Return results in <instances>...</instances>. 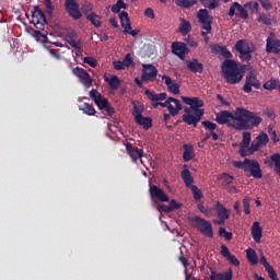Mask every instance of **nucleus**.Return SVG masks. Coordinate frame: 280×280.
Wrapping results in <instances>:
<instances>
[{
  "label": "nucleus",
  "instance_id": "1",
  "mask_svg": "<svg viewBox=\"0 0 280 280\" xmlns=\"http://www.w3.org/2000/svg\"><path fill=\"white\" fill-rule=\"evenodd\" d=\"M182 101L184 104L188 105L190 108H192L194 115H183L182 119L184 124H187L188 126L197 127L198 124L202 120V117L205 116V102L200 100V97H189V96H182Z\"/></svg>",
  "mask_w": 280,
  "mask_h": 280
},
{
  "label": "nucleus",
  "instance_id": "2",
  "mask_svg": "<svg viewBox=\"0 0 280 280\" xmlns=\"http://www.w3.org/2000/svg\"><path fill=\"white\" fill-rule=\"evenodd\" d=\"M236 116L237 131L252 130L253 128L258 127L262 121L260 116L244 107H236Z\"/></svg>",
  "mask_w": 280,
  "mask_h": 280
},
{
  "label": "nucleus",
  "instance_id": "3",
  "mask_svg": "<svg viewBox=\"0 0 280 280\" xmlns=\"http://www.w3.org/2000/svg\"><path fill=\"white\" fill-rule=\"evenodd\" d=\"M222 72L225 82L230 85H235L242 82L243 74L234 60L226 59L222 65Z\"/></svg>",
  "mask_w": 280,
  "mask_h": 280
},
{
  "label": "nucleus",
  "instance_id": "4",
  "mask_svg": "<svg viewBox=\"0 0 280 280\" xmlns=\"http://www.w3.org/2000/svg\"><path fill=\"white\" fill-rule=\"evenodd\" d=\"M235 50L240 54V60L249 62L252 60V54L256 51V45L246 39H242L236 42Z\"/></svg>",
  "mask_w": 280,
  "mask_h": 280
},
{
  "label": "nucleus",
  "instance_id": "5",
  "mask_svg": "<svg viewBox=\"0 0 280 280\" xmlns=\"http://www.w3.org/2000/svg\"><path fill=\"white\" fill-rule=\"evenodd\" d=\"M215 121L219 125H226L229 128L237 130V108L231 113L230 110H222L215 115Z\"/></svg>",
  "mask_w": 280,
  "mask_h": 280
},
{
  "label": "nucleus",
  "instance_id": "6",
  "mask_svg": "<svg viewBox=\"0 0 280 280\" xmlns=\"http://www.w3.org/2000/svg\"><path fill=\"white\" fill-rule=\"evenodd\" d=\"M190 222L195 223V229L198 230L201 234L206 235V237L212 238L213 237V230L212 225L206 219L200 218L199 215H195L189 219Z\"/></svg>",
  "mask_w": 280,
  "mask_h": 280
},
{
  "label": "nucleus",
  "instance_id": "7",
  "mask_svg": "<svg viewBox=\"0 0 280 280\" xmlns=\"http://www.w3.org/2000/svg\"><path fill=\"white\" fill-rule=\"evenodd\" d=\"M252 88L255 90L261 89V83L258 80L257 72L255 70L249 71L247 75H245V83L243 85V92L249 94L252 92Z\"/></svg>",
  "mask_w": 280,
  "mask_h": 280
},
{
  "label": "nucleus",
  "instance_id": "8",
  "mask_svg": "<svg viewBox=\"0 0 280 280\" xmlns=\"http://www.w3.org/2000/svg\"><path fill=\"white\" fill-rule=\"evenodd\" d=\"M72 73L80 80L82 86L85 89H90L92 86L93 79H91V75L85 69L75 67L72 69Z\"/></svg>",
  "mask_w": 280,
  "mask_h": 280
},
{
  "label": "nucleus",
  "instance_id": "9",
  "mask_svg": "<svg viewBox=\"0 0 280 280\" xmlns=\"http://www.w3.org/2000/svg\"><path fill=\"white\" fill-rule=\"evenodd\" d=\"M197 18L199 20V23L202 26V30H206L208 32L212 31V21L213 18L209 14V11L207 9H199L197 13Z\"/></svg>",
  "mask_w": 280,
  "mask_h": 280
},
{
  "label": "nucleus",
  "instance_id": "10",
  "mask_svg": "<svg viewBox=\"0 0 280 280\" xmlns=\"http://www.w3.org/2000/svg\"><path fill=\"white\" fill-rule=\"evenodd\" d=\"M32 23H34V25L38 30H42L47 23L45 13L38 5L34 7V11L32 12Z\"/></svg>",
  "mask_w": 280,
  "mask_h": 280
},
{
  "label": "nucleus",
  "instance_id": "11",
  "mask_svg": "<svg viewBox=\"0 0 280 280\" xmlns=\"http://www.w3.org/2000/svg\"><path fill=\"white\" fill-rule=\"evenodd\" d=\"M172 52L173 55L177 56L180 60H185L187 55H189L190 49L188 48L187 44L184 42H173L172 43Z\"/></svg>",
  "mask_w": 280,
  "mask_h": 280
},
{
  "label": "nucleus",
  "instance_id": "12",
  "mask_svg": "<svg viewBox=\"0 0 280 280\" xmlns=\"http://www.w3.org/2000/svg\"><path fill=\"white\" fill-rule=\"evenodd\" d=\"M234 15L241 18L242 20H247L248 19V11L246 10L245 5H243L238 2H234L230 5L229 16L233 18Z\"/></svg>",
  "mask_w": 280,
  "mask_h": 280
},
{
  "label": "nucleus",
  "instance_id": "13",
  "mask_svg": "<svg viewBox=\"0 0 280 280\" xmlns=\"http://www.w3.org/2000/svg\"><path fill=\"white\" fill-rule=\"evenodd\" d=\"M65 8L69 14L70 18L73 20H80L82 19V13L80 11V4L75 2V0H66Z\"/></svg>",
  "mask_w": 280,
  "mask_h": 280
},
{
  "label": "nucleus",
  "instance_id": "14",
  "mask_svg": "<svg viewBox=\"0 0 280 280\" xmlns=\"http://www.w3.org/2000/svg\"><path fill=\"white\" fill-rule=\"evenodd\" d=\"M244 172H249V175H247L248 177L252 176L255 179L262 178V171L260 164L256 160H249V163H247Z\"/></svg>",
  "mask_w": 280,
  "mask_h": 280
},
{
  "label": "nucleus",
  "instance_id": "15",
  "mask_svg": "<svg viewBox=\"0 0 280 280\" xmlns=\"http://www.w3.org/2000/svg\"><path fill=\"white\" fill-rule=\"evenodd\" d=\"M125 149L127 150V153L133 163H137L140 160L141 164H143L142 158L144 156V151L142 149H138L130 142H127V144H125Z\"/></svg>",
  "mask_w": 280,
  "mask_h": 280
},
{
  "label": "nucleus",
  "instance_id": "16",
  "mask_svg": "<svg viewBox=\"0 0 280 280\" xmlns=\"http://www.w3.org/2000/svg\"><path fill=\"white\" fill-rule=\"evenodd\" d=\"M158 69L152 65H143L142 66V82H153L156 79Z\"/></svg>",
  "mask_w": 280,
  "mask_h": 280
},
{
  "label": "nucleus",
  "instance_id": "17",
  "mask_svg": "<svg viewBox=\"0 0 280 280\" xmlns=\"http://www.w3.org/2000/svg\"><path fill=\"white\" fill-rule=\"evenodd\" d=\"M280 40L276 38V34L273 32L269 33V36L266 40V52L271 54L275 52L276 55L280 51Z\"/></svg>",
  "mask_w": 280,
  "mask_h": 280
},
{
  "label": "nucleus",
  "instance_id": "18",
  "mask_svg": "<svg viewBox=\"0 0 280 280\" xmlns=\"http://www.w3.org/2000/svg\"><path fill=\"white\" fill-rule=\"evenodd\" d=\"M90 97L93 100L98 110H104L110 104L109 101L102 96L97 90L90 91Z\"/></svg>",
  "mask_w": 280,
  "mask_h": 280
},
{
  "label": "nucleus",
  "instance_id": "19",
  "mask_svg": "<svg viewBox=\"0 0 280 280\" xmlns=\"http://www.w3.org/2000/svg\"><path fill=\"white\" fill-rule=\"evenodd\" d=\"M149 194H150V197H151V198L158 199V200H160L161 202H168V201H170V198H168V196L165 194V191H164L162 188H159V187L155 186V185H150Z\"/></svg>",
  "mask_w": 280,
  "mask_h": 280
},
{
  "label": "nucleus",
  "instance_id": "20",
  "mask_svg": "<svg viewBox=\"0 0 280 280\" xmlns=\"http://www.w3.org/2000/svg\"><path fill=\"white\" fill-rule=\"evenodd\" d=\"M215 210H217V217H218V220L215 223L219 225H223L225 220L230 219V211L226 210L220 201L215 202Z\"/></svg>",
  "mask_w": 280,
  "mask_h": 280
},
{
  "label": "nucleus",
  "instance_id": "21",
  "mask_svg": "<svg viewBox=\"0 0 280 280\" xmlns=\"http://www.w3.org/2000/svg\"><path fill=\"white\" fill-rule=\"evenodd\" d=\"M210 49L213 52L221 54V56L224 59H232L233 58L232 52L226 48V46H222L220 44H213V45L210 46Z\"/></svg>",
  "mask_w": 280,
  "mask_h": 280
},
{
  "label": "nucleus",
  "instance_id": "22",
  "mask_svg": "<svg viewBox=\"0 0 280 280\" xmlns=\"http://www.w3.org/2000/svg\"><path fill=\"white\" fill-rule=\"evenodd\" d=\"M144 95L151 102H161V101H165L167 98V93L166 92L155 93L154 91H151V90H144Z\"/></svg>",
  "mask_w": 280,
  "mask_h": 280
},
{
  "label": "nucleus",
  "instance_id": "23",
  "mask_svg": "<svg viewBox=\"0 0 280 280\" xmlns=\"http://www.w3.org/2000/svg\"><path fill=\"white\" fill-rule=\"evenodd\" d=\"M162 80H164V84L168 88V91L174 95H178L180 93V86L174 82L170 77L163 75Z\"/></svg>",
  "mask_w": 280,
  "mask_h": 280
},
{
  "label": "nucleus",
  "instance_id": "24",
  "mask_svg": "<svg viewBox=\"0 0 280 280\" xmlns=\"http://www.w3.org/2000/svg\"><path fill=\"white\" fill-rule=\"evenodd\" d=\"M252 237L255 241L256 244L261 243L262 237V229L260 226L259 222H254L252 225Z\"/></svg>",
  "mask_w": 280,
  "mask_h": 280
},
{
  "label": "nucleus",
  "instance_id": "25",
  "mask_svg": "<svg viewBox=\"0 0 280 280\" xmlns=\"http://www.w3.org/2000/svg\"><path fill=\"white\" fill-rule=\"evenodd\" d=\"M187 68L192 73H203V65L194 58L192 60L186 61Z\"/></svg>",
  "mask_w": 280,
  "mask_h": 280
},
{
  "label": "nucleus",
  "instance_id": "26",
  "mask_svg": "<svg viewBox=\"0 0 280 280\" xmlns=\"http://www.w3.org/2000/svg\"><path fill=\"white\" fill-rule=\"evenodd\" d=\"M266 162L270 168L275 167V172L280 176V153H273Z\"/></svg>",
  "mask_w": 280,
  "mask_h": 280
},
{
  "label": "nucleus",
  "instance_id": "27",
  "mask_svg": "<svg viewBox=\"0 0 280 280\" xmlns=\"http://www.w3.org/2000/svg\"><path fill=\"white\" fill-rule=\"evenodd\" d=\"M170 103H174V105H175V107H174V105L168 106L170 114L173 117H176L179 114V110L183 109L182 103L179 100L172 97V96H170Z\"/></svg>",
  "mask_w": 280,
  "mask_h": 280
},
{
  "label": "nucleus",
  "instance_id": "28",
  "mask_svg": "<svg viewBox=\"0 0 280 280\" xmlns=\"http://www.w3.org/2000/svg\"><path fill=\"white\" fill-rule=\"evenodd\" d=\"M183 148H184V153H183L184 161L185 162L191 161L195 158L194 145L190 143H185Z\"/></svg>",
  "mask_w": 280,
  "mask_h": 280
},
{
  "label": "nucleus",
  "instance_id": "29",
  "mask_svg": "<svg viewBox=\"0 0 280 280\" xmlns=\"http://www.w3.org/2000/svg\"><path fill=\"white\" fill-rule=\"evenodd\" d=\"M182 178L186 187L194 186V177L191 176L190 171L187 168V164L184 165V170L182 172Z\"/></svg>",
  "mask_w": 280,
  "mask_h": 280
},
{
  "label": "nucleus",
  "instance_id": "30",
  "mask_svg": "<svg viewBox=\"0 0 280 280\" xmlns=\"http://www.w3.org/2000/svg\"><path fill=\"white\" fill-rule=\"evenodd\" d=\"M135 121L136 124L142 126L144 130H149L152 128L151 117L139 116L138 118L135 119Z\"/></svg>",
  "mask_w": 280,
  "mask_h": 280
},
{
  "label": "nucleus",
  "instance_id": "31",
  "mask_svg": "<svg viewBox=\"0 0 280 280\" xmlns=\"http://www.w3.org/2000/svg\"><path fill=\"white\" fill-rule=\"evenodd\" d=\"M232 271L225 273H217L215 271H211L210 280H232Z\"/></svg>",
  "mask_w": 280,
  "mask_h": 280
},
{
  "label": "nucleus",
  "instance_id": "32",
  "mask_svg": "<svg viewBox=\"0 0 280 280\" xmlns=\"http://www.w3.org/2000/svg\"><path fill=\"white\" fill-rule=\"evenodd\" d=\"M67 43H68V45H69L70 47H72L73 49L77 50L75 55H77V56H80L78 52H81V50H82V42H81V40L75 42V40L73 39V37L69 36V37H67Z\"/></svg>",
  "mask_w": 280,
  "mask_h": 280
},
{
  "label": "nucleus",
  "instance_id": "33",
  "mask_svg": "<svg viewBox=\"0 0 280 280\" xmlns=\"http://www.w3.org/2000/svg\"><path fill=\"white\" fill-rule=\"evenodd\" d=\"M104 80H105V82L108 83L109 89L114 90V91L117 90L121 85V82L119 81V79L116 75H112L110 79L105 78Z\"/></svg>",
  "mask_w": 280,
  "mask_h": 280
},
{
  "label": "nucleus",
  "instance_id": "34",
  "mask_svg": "<svg viewBox=\"0 0 280 280\" xmlns=\"http://www.w3.org/2000/svg\"><path fill=\"white\" fill-rule=\"evenodd\" d=\"M89 22L92 23L95 27H101L102 26V18L98 16L96 13L92 12L85 18Z\"/></svg>",
  "mask_w": 280,
  "mask_h": 280
},
{
  "label": "nucleus",
  "instance_id": "35",
  "mask_svg": "<svg viewBox=\"0 0 280 280\" xmlns=\"http://www.w3.org/2000/svg\"><path fill=\"white\" fill-rule=\"evenodd\" d=\"M128 4L125 3L124 0H117L116 4H112L110 11L114 13H119L121 10H127Z\"/></svg>",
  "mask_w": 280,
  "mask_h": 280
},
{
  "label": "nucleus",
  "instance_id": "36",
  "mask_svg": "<svg viewBox=\"0 0 280 280\" xmlns=\"http://www.w3.org/2000/svg\"><path fill=\"white\" fill-rule=\"evenodd\" d=\"M246 254H247V259L252 266L258 265V256L255 249L248 248L246 250Z\"/></svg>",
  "mask_w": 280,
  "mask_h": 280
},
{
  "label": "nucleus",
  "instance_id": "37",
  "mask_svg": "<svg viewBox=\"0 0 280 280\" xmlns=\"http://www.w3.org/2000/svg\"><path fill=\"white\" fill-rule=\"evenodd\" d=\"M203 8L209 9L210 11L215 10L219 7L218 0H199Z\"/></svg>",
  "mask_w": 280,
  "mask_h": 280
},
{
  "label": "nucleus",
  "instance_id": "38",
  "mask_svg": "<svg viewBox=\"0 0 280 280\" xmlns=\"http://www.w3.org/2000/svg\"><path fill=\"white\" fill-rule=\"evenodd\" d=\"M191 31V24L187 20H182V24L179 26V32L183 36L188 35Z\"/></svg>",
  "mask_w": 280,
  "mask_h": 280
},
{
  "label": "nucleus",
  "instance_id": "39",
  "mask_svg": "<svg viewBox=\"0 0 280 280\" xmlns=\"http://www.w3.org/2000/svg\"><path fill=\"white\" fill-rule=\"evenodd\" d=\"M80 110H82L83 114H85L88 116H95V114H96V109L90 103H83Z\"/></svg>",
  "mask_w": 280,
  "mask_h": 280
},
{
  "label": "nucleus",
  "instance_id": "40",
  "mask_svg": "<svg viewBox=\"0 0 280 280\" xmlns=\"http://www.w3.org/2000/svg\"><path fill=\"white\" fill-rule=\"evenodd\" d=\"M175 3L177 7H180L184 9H190L197 3V1L196 0H176Z\"/></svg>",
  "mask_w": 280,
  "mask_h": 280
},
{
  "label": "nucleus",
  "instance_id": "41",
  "mask_svg": "<svg viewBox=\"0 0 280 280\" xmlns=\"http://www.w3.org/2000/svg\"><path fill=\"white\" fill-rule=\"evenodd\" d=\"M256 141L261 145L265 147L269 143V136L268 133L261 132L257 136Z\"/></svg>",
  "mask_w": 280,
  "mask_h": 280
},
{
  "label": "nucleus",
  "instance_id": "42",
  "mask_svg": "<svg viewBox=\"0 0 280 280\" xmlns=\"http://www.w3.org/2000/svg\"><path fill=\"white\" fill-rule=\"evenodd\" d=\"M218 234H219V236L224 237L225 241H228V242H230L233 238V233L228 232L225 230V228H223V226L219 228Z\"/></svg>",
  "mask_w": 280,
  "mask_h": 280
},
{
  "label": "nucleus",
  "instance_id": "43",
  "mask_svg": "<svg viewBox=\"0 0 280 280\" xmlns=\"http://www.w3.org/2000/svg\"><path fill=\"white\" fill-rule=\"evenodd\" d=\"M249 163V159H244V161H234L232 162V165H234L235 168L242 170L243 172H245L246 170V165H248Z\"/></svg>",
  "mask_w": 280,
  "mask_h": 280
},
{
  "label": "nucleus",
  "instance_id": "44",
  "mask_svg": "<svg viewBox=\"0 0 280 280\" xmlns=\"http://www.w3.org/2000/svg\"><path fill=\"white\" fill-rule=\"evenodd\" d=\"M202 127L206 128V131H215L218 130V125L210 121V120H205L201 122Z\"/></svg>",
  "mask_w": 280,
  "mask_h": 280
},
{
  "label": "nucleus",
  "instance_id": "45",
  "mask_svg": "<svg viewBox=\"0 0 280 280\" xmlns=\"http://www.w3.org/2000/svg\"><path fill=\"white\" fill-rule=\"evenodd\" d=\"M265 90L267 91H273L277 89V81L276 79H270L268 80L267 82L264 83V86H262Z\"/></svg>",
  "mask_w": 280,
  "mask_h": 280
},
{
  "label": "nucleus",
  "instance_id": "46",
  "mask_svg": "<svg viewBox=\"0 0 280 280\" xmlns=\"http://www.w3.org/2000/svg\"><path fill=\"white\" fill-rule=\"evenodd\" d=\"M250 198L249 197H245L243 198V211L245 214L249 215L250 214Z\"/></svg>",
  "mask_w": 280,
  "mask_h": 280
},
{
  "label": "nucleus",
  "instance_id": "47",
  "mask_svg": "<svg viewBox=\"0 0 280 280\" xmlns=\"http://www.w3.org/2000/svg\"><path fill=\"white\" fill-rule=\"evenodd\" d=\"M190 190H192L194 198L197 201L203 198L202 190H200V188H197V186H195V185L190 186Z\"/></svg>",
  "mask_w": 280,
  "mask_h": 280
},
{
  "label": "nucleus",
  "instance_id": "48",
  "mask_svg": "<svg viewBox=\"0 0 280 280\" xmlns=\"http://www.w3.org/2000/svg\"><path fill=\"white\" fill-rule=\"evenodd\" d=\"M250 140H252L250 132H243V139H242L241 145L243 148H249Z\"/></svg>",
  "mask_w": 280,
  "mask_h": 280
},
{
  "label": "nucleus",
  "instance_id": "49",
  "mask_svg": "<svg viewBox=\"0 0 280 280\" xmlns=\"http://www.w3.org/2000/svg\"><path fill=\"white\" fill-rule=\"evenodd\" d=\"M244 8H248L252 11V13H258L259 4L258 2L250 1L248 3H245Z\"/></svg>",
  "mask_w": 280,
  "mask_h": 280
},
{
  "label": "nucleus",
  "instance_id": "50",
  "mask_svg": "<svg viewBox=\"0 0 280 280\" xmlns=\"http://www.w3.org/2000/svg\"><path fill=\"white\" fill-rule=\"evenodd\" d=\"M221 179L224 180V185L229 186V185H232V183L234 182L235 177L231 176L230 174L228 173H223L221 176H220Z\"/></svg>",
  "mask_w": 280,
  "mask_h": 280
},
{
  "label": "nucleus",
  "instance_id": "51",
  "mask_svg": "<svg viewBox=\"0 0 280 280\" xmlns=\"http://www.w3.org/2000/svg\"><path fill=\"white\" fill-rule=\"evenodd\" d=\"M265 270L267 271L268 277L270 278V280H279L278 276H277V272H276V270L272 266H269V267L265 268Z\"/></svg>",
  "mask_w": 280,
  "mask_h": 280
},
{
  "label": "nucleus",
  "instance_id": "52",
  "mask_svg": "<svg viewBox=\"0 0 280 280\" xmlns=\"http://www.w3.org/2000/svg\"><path fill=\"white\" fill-rule=\"evenodd\" d=\"M143 113V107L138 106V105H133V110H132V116L135 117V119L139 118V117H143L142 116Z\"/></svg>",
  "mask_w": 280,
  "mask_h": 280
},
{
  "label": "nucleus",
  "instance_id": "53",
  "mask_svg": "<svg viewBox=\"0 0 280 280\" xmlns=\"http://www.w3.org/2000/svg\"><path fill=\"white\" fill-rule=\"evenodd\" d=\"M262 145L257 142L256 140H254L250 144V147H248V152L249 154H253L255 152H257L259 150V148H261Z\"/></svg>",
  "mask_w": 280,
  "mask_h": 280
},
{
  "label": "nucleus",
  "instance_id": "54",
  "mask_svg": "<svg viewBox=\"0 0 280 280\" xmlns=\"http://www.w3.org/2000/svg\"><path fill=\"white\" fill-rule=\"evenodd\" d=\"M258 22L264 23V25H271L272 24V20L270 18V15H267V14H261L260 18H258Z\"/></svg>",
  "mask_w": 280,
  "mask_h": 280
},
{
  "label": "nucleus",
  "instance_id": "55",
  "mask_svg": "<svg viewBox=\"0 0 280 280\" xmlns=\"http://www.w3.org/2000/svg\"><path fill=\"white\" fill-rule=\"evenodd\" d=\"M268 133L270 135V139L271 141H273L275 143L279 142V139L277 137V132L276 130L273 129V126H268Z\"/></svg>",
  "mask_w": 280,
  "mask_h": 280
},
{
  "label": "nucleus",
  "instance_id": "56",
  "mask_svg": "<svg viewBox=\"0 0 280 280\" xmlns=\"http://www.w3.org/2000/svg\"><path fill=\"white\" fill-rule=\"evenodd\" d=\"M44 7H46L47 13L49 15L54 14V12H55V4L51 3L50 0L44 1Z\"/></svg>",
  "mask_w": 280,
  "mask_h": 280
},
{
  "label": "nucleus",
  "instance_id": "57",
  "mask_svg": "<svg viewBox=\"0 0 280 280\" xmlns=\"http://www.w3.org/2000/svg\"><path fill=\"white\" fill-rule=\"evenodd\" d=\"M113 65L116 71H122L127 68V66L121 60L114 61Z\"/></svg>",
  "mask_w": 280,
  "mask_h": 280
},
{
  "label": "nucleus",
  "instance_id": "58",
  "mask_svg": "<svg viewBox=\"0 0 280 280\" xmlns=\"http://www.w3.org/2000/svg\"><path fill=\"white\" fill-rule=\"evenodd\" d=\"M83 62L88 63L92 68H95L97 66V60L93 57L83 58Z\"/></svg>",
  "mask_w": 280,
  "mask_h": 280
},
{
  "label": "nucleus",
  "instance_id": "59",
  "mask_svg": "<svg viewBox=\"0 0 280 280\" xmlns=\"http://www.w3.org/2000/svg\"><path fill=\"white\" fill-rule=\"evenodd\" d=\"M258 2H260L265 11H270L272 9L270 0H258Z\"/></svg>",
  "mask_w": 280,
  "mask_h": 280
},
{
  "label": "nucleus",
  "instance_id": "60",
  "mask_svg": "<svg viewBox=\"0 0 280 280\" xmlns=\"http://www.w3.org/2000/svg\"><path fill=\"white\" fill-rule=\"evenodd\" d=\"M121 27L124 28L122 34L128 35V33L131 31L130 21L129 22H121Z\"/></svg>",
  "mask_w": 280,
  "mask_h": 280
},
{
  "label": "nucleus",
  "instance_id": "61",
  "mask_svg": "<svg viewBox=\"0 0 280 280\" xmlns=\"http://www.w3.org/2000/svg\"><path fill=\"white\" fill-rule=\"evenodd\" d=\"M197 209L202 213L206 214V217H210L211 212L205 207L202 203H198Z\"/></svg>",
  "mask_w": 280,
  "mask_h": 280
},
{
  "label": "nucleus",
  "instance_id": "62",
  "mask_svg": "<svg viewBox=\"0 0 280 280\" xmlns=\"http://www.w3.org/2000/svg\"><path fill=\"white\" fill-rule=\"evenodd\" d=\"M122 63H124L125 66H127V68L130 67V66L133 63V60H132L130 54L125 55V57H124V59H122Z\"/></svg>",
  "mask_w": 280,
  "mask_h": 280
},
{
  "label": "nucleus",
  "instance_id": "63",
  "mask_svg": "<svg viewBox=\"0 0 280 280\" xmlns=\"http://www.w3.org/2000/svg\"><path fill=\"white\" fill-rule=\"evenodd\" d=\"M225 258L229 260V262L232 266H234V267H238L240 266V261H238V259L234 255H231V256L225 257Z\"/></svg>",
  "mask_w": 280,
  "mask_h": 280
},
{
  "label": "nucleus",
  "instance_id": "64",
  "mask_svg": "<svg viewBox=\"0 0 280 280\" xmlns=\"http://www.w3.org/2000/svg\"><path fill=\"white\" fill-rule=\"evenodd\" d=\"M118 16H119L120 23H126L130 21L128 16V12L126 11H121Z\"/></svg>",
  "mask_w": 280,
  "mask_h": 280
}]
</instances>
